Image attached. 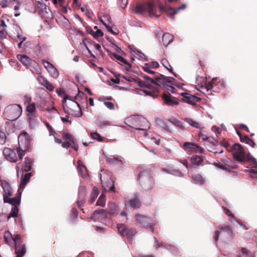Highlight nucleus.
Returning a JSON list of instances; mask_svg holds the SVG:
<instances>
[{"instance_id": "obj_7", "label": "nucleus", "mask_w": 257, "mask_h": 257, "mask_svg": "<svg viewBox=\"0 0 257 257\" xmlns=\"http://www.w3.org/2000/svg\"><path fill=\"white\" fill-rule=\"evenodd\" d=\"M225 87V83L223 80H219L216 78H213L211 81L208 82L206 85L207 91L212 90L215 92H218L223 89Z\"/></svg>"}, {"instance_id": "obj_27", "label": "nucleus", "mask_w": 257, "mask_h": 257, "mask_svg": "<svg viewBox=\"0 0 257 257\" xmlns=\"http://www.w3.org/2000/svg\"><path fill=\"white\" fill-rule=\"evenodd\" d=\"M117 228L121 236H125L126 232L128 231L130 227L124 224L119 223L117 224Z\"/></svg>"}, {"instance_id": "obj_51", "label": "nucleus", "mask_w": 257, "mask_h": 257, "mask_svg": "<svg viewBox=\"0 0 257 257\" xmlns=\"http://www.w3.org/2000/svg\"><path fill=\"white\" fill-rule=\"evenodd\" d=\"M195 147V144L191 142H185L182 146V148L184 150L188 149H194Z\"/></svg>"}, {"instance_id": "obj_30", "label": "nucleus", "mask_w": 257, "mask_h": 257, "mask_svg": "<svg viewBox=\"0 0 257 257\" xmlns=\"http://www.w3.org/2000/svg\"><path fill=\"white\" fill-rule=\"evenodd\" d=\"M99 191L98 189L96 187H94L91 193L89 202L91 204L93 203L97 197Z\"/></svg>"}, {"instance_id": "obj_1", "label": "nucleus", "mask_w": 257, "mask_h": 257, "mask_svg": "<svg viewBox=\"0 0 257 257\" xmlns=\"http://www.w3.org/2000/svg\"><path fill=\"white\" fill-rule=\"evenodd\" d=\"M143 78L145 79V81H139V84L141 87L144 88L143 91L146 95L153 98L157 97L161 85L164 86L167 90L171 91L172 93H176V89L172 86L174 84L175 80L172 77L160 74L154 78L146 75H144Z\"/></svg>"}, {"instance_id": "obj_21", "label": "nucleus", "mask_w": 257, "mask_h": 257, "mask_svg": "<svg viewBox=\"0 0 257 257\" xmlns=\"http://www.w3.org/2000/svg\"><path fill=\"white\" fill-rule=\"evenodd\" d=\"M1 186L3 188L4 192V195L10 197L12 195L13 191L9 183L5 180H1Z\"/></svg>"}, {"instance_id": "obj_22", "label": "nucleus", "mask_w": 257, "mask_h": 257, "mask_svg": "<svg viewBox=\"0 0 257 257\" xmlns=\"http://www.w3.org/2000/svg\"><path fill=\"white\" fill-rule=\"evenodd\" d=\"M27 68L34 74L40 75L42 72L41 67L34 60L30 63Z\"/></svg>"}, {"instance_id": "obj_11", "label": "nucleus", "mask_w": 257, "mask_h": 257, "mask_svg": "<svg viewBox=\"0 0 257 257\" xmlns=\"http://www.w3.org/2000/svg\"><path fill=\"white\" fill-rule=\"evenodd\" d=\"M14 241L15 244V253L16 257H23L26 253V247L24 244H22V239L20 234H17L15 236Z\"/></svg>"}, {"instance_id": "obj_38", "label": "nucleus", "mask_w": 257, "mask_h": 257, "mask_svg": "<svg viewBox=\"0 0 257 257\" xmlns=\"http://www.w3.org/2000/svg\"><path fill=\"white\" fill-rule=\"evenodd\" d=\"M113 56L116 60L120 61L124 64H127L128 66V68H126V70L128 71L130 70V69L131 68V65L130 63H127V61L124 58L115 53H113Z\"/></svg>"}, {"instance_id": "obj_55", "label": "nucleus", "mask_w": 257, "mask_h": 257, "mask_svg": "<svg viewBox=\"0 0 257 257\" xmlns=\"http://www.w3.org/2000/svg\"><path fill=\"white\" fill-rule=\"evenodd\" d=\"M145 64L148 65V66L151 68H157L159 67V64L156 61L150 62Z\"/></svg>"}, {"instance_id": "obj_32", "label": "nucleus", "mask_w": 257, "mask_h": 257, "mask_svg": "<svg viewBox=\"0 0 257 257\" xmlns=\"http://www.w3.org/2000/svg\"><path fill=\"white\" fill-rule=\"evenodd\" d=\"M192 180L197 184L202 185L205 182V180L200 174H194L192 176Z\"/></svg>"}, {"instance_id": "obj_2", "label": "nucleus", "mask_w": 257, "mask_h": 257, "mask_svg": "<svg viewBox=\"0 0 257 257\" xmlns=\"http://www.w3.org/2000/svg\"><path fill=\"white\" fill-rule=\"evenodd\" d=\"M64 111L68 114L74 117H80L82 111L80 104L76 101L72 96H67L62 100Z\"/></svg>"}, {"instance_id": "obj_45", "label": "nucleus", "mask_w": 257, "mask_h": 257, "mask_svg": "<svg viewBox=\"0 0 257 257\" xmlns=\"http://www.w3.org/2000/svg\"><path fill=\"white\" fill-rule=\"evenodd\" d=\"M137 230L134 228H130L128 231L126 232L125 237L128 239H132L133 237L136 234Z\"/></svg>"}, {"instance_id": "obj_15", "label": "nucleus", "mask_w": 257, "mask_h": 257, "mask_svg": "<svg viewBox=\"0 0 257 257\" xmlns=\"http://www.w3.org/2000/svg\"><path fill=\"white\" fill-rule=\"evenodd\" d=\"M135 218L136 221L139 223L141 224L142 226L146 228L150 227L152 230L153 231L154 228L150 223V219L147 216L140 214H136L135 215Z\"/></svg>"}, {"instance_id": "obj_20", "label": "nucleus", "mask_w": 257, "mask_h": 257, "mask_svg": "<svg viewBox=\"0 0 257 257\" xmlns=\"http://www.w3.org/2000/svg\"><path fill=\"white\" fill-rule=\"evenodd\" d=\"M186 6L185 4H183L181 6L175 9L170 7H166L165 9V11L168 15H169L173 20L175 19L174 15L178 13V11L184 10L186 8Z\"/></svg>"}, {"instance_id": "obj_35", "label": "nucleus", "mask_w": 257, "mask_h": 257, "mask_svg": "<svg viewBox=\"0 0 257 257\" xmlns=\"http://www.w3.org/2000/svg\"><path fill=\"white\" fill-rule=\"evenodd\" d=\"M19 208L18 206L15 205V206H12L11 211L8 216V219H9L11 217H16L18 215L19 213Z\"/></svg>"}, {"instance_id": "obj_60", "label": "nucleus", "mask_w": 257, "mask_h": 257, "mask_svg": "<svg viewBox=\"0 0 257 257\" xmlns=\"http://www.w3.org/2000/svg\"><path fill=\"white\" fill-rule=\"evenodd\" d=\"M245 138H246L245 143L249 145V146H250L252 147H254V146L255 145V144L253 142V141L251 139H250L247 136H245Z\"/></svg>"}, {"instance_id": "obj_43", "label": "nucleus", "mask_w": 257, "mask_h": 257, "mask_svg": "<svg viewBox=\"0 0 257 257\" xmlns=\"http://www.w3.org/2000/svg\"><path fill=\"white\" fill-rule=\"evenodd\" d=\"M26 110L28 111V112L31 114V115H33V114H34L36 110L35 103H32L28 105L27 106Z\"/></svg>"}, {"instance_id": "obj_58", "label": "nucleus", "mask_w": 257, "mask_h": 257, "mask_svg": "<svg viewBox=\"0 0 257 257\" xmlns=\"http://www.w3.org/2000/svg\"><path fill=\"white\" fill-rule=\"evenodd\" d=\"M103 36V33L100 29H97L96 32H94L93 37L95 39L101 37Z\"/></svg>"}, {"instance_id": "obj_3", "label": "nucleus", "mask_w": 257, "mask_h": 257, "mask_svg": "<svg viewBox=\"0 0 257 257\" xmlns=\"http://www.w3.org/2000/svg\"><path fill=\"white\" fill-rule=\"evenodd\" d=\"M138 180L142 187L146 190L152 189L155 184L154 174L152 170L138 167Z\"/></svg>"}, {"instance_id": "obj_37", "label": "nucleus", "mask_w": 257, "mask_h": 257, "mask_svg": "<svg viewBox=\"0 0 257 257\" xmlns=\"http://www.w3.org/2000/svg\"><path fill=\"white\" fill-rule=\"evenodd\" d=\"M190 160L192 164L196 165L197 166L199 165L203 162L202 157L197 155L192 156Z\"/></svg>"}, {"instance_id": "obj_6", "label": "nucleus", "mask_w": 257, "mask_h": 257, "mask_svg": "<svg viewBox=\"0 0 257 257\" xmlns=\"http://www.w3.org/2000/svg\"><path fill=\"white\" fill-rule=\"evenodd\" d=\"M19 148L20 151L25 153L29 149L31 143V138L26 132L21 134L18 137Z\"/></svg>"}, {"instance_id": "obj_44", "label": "nucleus", "mask_w": 257, "mask_h": 257, "mask_svg": "<svg viewBox=\"0 0 257 257\" xmlns=\"http://www.w3.org/2000/svg\"><path fill=\"white\" fill-rule=\"evenodd\" d=\"M32 176V173H26L23 178L20 186H22V185H25L29 181V180Z\"/></svg>"}, {"instance_id": "obj_48", "label": "nucleus", "mask_w": 257, "mask_h": 257, "mask_svg": "<svg viewBox=\"0 0 257 257\" xmlns=\"http://www.w3.org/2000/svg\"><path fill=\"white\" fill-rule=\"evenodd\" d=\"M50 75L54 78H57L59 76V72L57 69L53 66L48 70Z\"/></svg>"}, {"instance_id": "obj_61", "label": "nucleus", "mask_w": 257, "mask_h": 257, "mask_svg": "<svg viewBox=\"0 0 257 257\" xmlns=\"http://www.w3.org/2000/svg\"><path fill=\"white\" fill-rule=\"evenodd\" d=\"M196 153H199L200 154H203L204 151V149L202 148V147H200L199 146L195 144V147H194V149H193Z\"/></svg>"}, {"instance_id": "obj_47", "label": "nucleus", "mask_w": 257, "mask_h": 257, "mask_svg": "<svg viewBox=\"0 0 257 257\" xmlns=\"http://www.w3.org/2000/svg\"><path fill=\"white\" fill-rule=\"evenodd\" d=\"M105 204V195L102 194L99 197L97 202L96 205L104 207Z\"/></svg>"}, {"instance_id": "obj_64", "label": "nucleus", "mask_w": 257, "mask_h": 257, "mask_svg": "<svg viewBox=\"0 0 257 257\" xmlns=\"http://www.w3.org/2000/svg\"><path fill=\"white\" fill-rule=\"evenodd\" d=\"M46 125L49 131L50 136H52L53 135V134L56 133L53 128L51 126V125L49 123L46 122Z\"/></svg>"}, {"instance_id": "obj_24", "label": "nucleus", "mask_w": 257, "mask_h": 257, "mask_svg": "<svg viewBox=\"0 0 257 257\" xmlns=\"http://www.w3.org/2000/svg\"><path fill=\"white\" fill-rule=\"evenodd\" d=\"M127 203L134 208H139L141 206V202L138 196H135L133 199L130 200Z\"/></svg>"}, {"instance_id": "obj_8", "label": "nucleus", "mask_w": 257, "mask_h": 257, "mask_svg": "<svg viewBox=\"0 0 257 257\" xmlns=\"http://www.w3.org/2000/svg\"><path fill=\"white\" fill-rule=\"evenodd\" d=\"M21 3L19 0H0V6L2 8H13L15 13L14 16L18 17L20 15V13L18 12L20 9Z\"/></svg>"}, {"instance_id": "obj_26", "label": "nucleus", "mask_w": 257, "mask_h": 257, "mask_svg": "<svg viewBox=\"0 0 257 257\" xmlns=\"http://www.w3.org/2000/svg\"><path fill=\"white\" fill-rule=\"evenodd\" d=\"M157 125L160 127L162 128L164 131L168 132H171L168 125L167 124L166 121L162 118H158L156 120Z\"/></svg>"}, {"instance_id": "obj_23", "label": "nucleus", "mask_w": 257, "mask_h": 257, "mask_svg": "<svg viewBox=\"0 0 257 257\" xmlns=\"http://www.w3.org/2000/svg\"><path fill=\"white\" fill-rule=\"evenodd\" d=\"M34 161L32 158L26 157L22 166V170L28 172L31 170Z\"/></svg>"}, {"instance_id": "obj_18", "label": "nucleus", "mask_w": 257, "mask_h": 257, "mask_svg": "<svg viewBox=\"0 0 257 257\" xmlns=\"http://www.w3.org/2000/svg\"><path fill=\"white\" fill-rule=\"evenodd\" d=\"M107 213L103 209L95 210L91 218L94 220L102 221L107 218Z\"/></svg>"}, {"instance_id": "obj_49", "label": "nucleus", "mask_w": 257, "mask_h": 257, "mask_svg": "<svg viewBox=\"0 0 257 257\" xmlns=\"http://www.w3.org/2000/svg\"><path fill=\"white\" fill-rule=\"evenodd\" d=\"M169 121L175 125L178 126L179 127L181 128L182 130H184V127L181 121H180V120H178L174 118H172L169 120Z\"/></svg>"}, {"instance_id": "obj_9", "label": "nucleus", "mask_w": 257, "mask_h": 257, "mask_svg": "<svg viewBox=\"0 0 257 257\" xmlns=\"http://www.w3.org/2000/svg\"><path fill=\"white\" fill-rule=\"evenodd\" d=\"M62 137L65 142H63L62 147L65 149L71 147L75 151L78 150L79 147L75 143L74 138L70 134L67 133H62Z\"/></svg>"}, {"instance_id": "obj_57", "label": "nucleus", "mask_w": 257, "mask_h": 257, "mask_svg": "<svg viewBox=\"0 0 257 257\" xmlns=\"http://www.w3.org/2000/svg\"><path fill=\"white\" fill-rule=\"evenodd\" d=\"M37 80L39 83L42 86L45 84V83L47 81V80L44 76L41 75L38 76L37 78Z\"/></svg>"}, {"instance_id": "obj_16", "label": "nucleus", "mask_w": 257, "mask_h": 257, "mask_svg": "<svg viewBox=\"0 0 257 257\" xmlns=\"http://www.w3.org/2000/svg\"><path fill=\"white\" fill-rule=\"evenodd\" d=\"M182 96V101L188 104L195 105L197 102H199L201 99L195 95L190 94L188 93H181Z\"/></svg>"}, {"instance_id": "obj_12", "label": "nucleus", "mask_w": 257, "mask_h": 257, "mask_svg": "<svg viewBox=\"0 0 257 257\" xmlns=\"http://www.w3.org/2000/svg\"><path fill=\"white\" fill-rule=\"evenodd\" d=\"M7 34L13 39L18 41L21 40L22 36V31L17 24L11 25L8 29Z\"/></svg>"}, {"instance_id": "obj_52", "label": "nucleus", "mask_w": 257, "mask_h": 257, "mask_svg": "<svg viewBox=\"0 0 257 257\" xmlns=\"http://www.w3.org/2000/svg\"><path fill=\"white\" fill-rule=\"evenodd\" d=\"M155 239V247L156 249H158L161 247H164L165 248L168 247V245L166 243H164L163 242H159L156 237H154Z\"/></svg>"}, {"instance_id": "obj_5", "label": "nucleus", "mask_w": 257, "mask_h": 257, "mask_svg": "<svg viewBox=\"0 0 257 257\" xmlns=\"http://www.w3.org/2000/svg\"><path fill=\"white\" fill-rule=\"evenodd\" d=\"M3 154L7 161L13 163L16 162L18 160H22L25 156V154L18 148L12 149L10 148H5L3 150Z\"/></svg>"}, {"instance_id": "obj_14", "label": "nucleus", "mask_w": 257, "mask_h": 257, "mask_svg": "<svg viewBox=\"0 0 257 257\" xmlns=\"http://www.w3.org/2000/svg\"><path fill=\"white\" fill-rule=\"evenodd\" d=\"M78 191V198L77 201V206L78 208L82 210L83 209H81V207L85 202V198L87 194L86 188L84 186H80Z\"/></svg>"}, {"instance_id": "obj_19", "label": "nucleus", "mask_w": 257, "mask_h": 257, "mask_svg": "<svg viewBox=\"0 0 257 257\" xmlns=\"http://www.w3.org/2000/svg\"><path fill=\"white\" fill-rule=\"evenodd\" d=\"M162 98L164 101V103L169 106H174L179 104V102L176 98L173 97L170 94L164 93L162 95Z\"/></svg>"}, {"instance_id": "obj_4", "label": "nucleus", "mask_w": 257, "mask_h": 257, "mask_svg": "<svg viewBox=\"0 0 257 257\" xmlns=\"http://www.w3.org/2000/svg\"><path fill=\"white\" fill-rule=\"evenodd\" d=\"M22 108L19 104H12L7 106L4 112V117L10 121H14L21 115Z\"/></svg>"}, {"instance_id": "obj_40", "label": "nucleus", "mask_w": 257, "mask_h": 257, "mask_svg": "<svg viewBox=\"0 0 257 257\" xmlns=\"http://www.w3.org/2000/svg\"><path fill=\"white\" fill-rule=\"evenodd\" d=\"M185 120L193 127L197 128H201V124L197 121H196L192 119L187 118L185 119Z\"/></svg>"}, {"instance_id": "obj_50", "label": "nucleus", "mask_w": 257, "mask_h": 257, "mask_svg": "<svg viewBox=\"0 0 257 257\" xmlns=\"http://www.w3.org/2000/svg\"><path fill=\"white\" fill-rule=\"evenodd\" d=\"M15 237H13L12 234L9 231H6L4 234V239L6 242L9 243L11 239L14 240Z\"/></svg>"}, {"instance_id": "obj_34", "label": "nucleus", "mask_w": 257, "mask_h": 257, "mask_svg": "<svg viewBox=\"0 0 257 257\" xmlns=\"http://www.w3.org/2000/svg\"><path fill=\"white\" fill-rule=\"evenodd\" d=\"M95 124L98 127L103 128L104 126L109 125V122L108 120L103 119L101 118H98L96 120Z\"/></svg>"}, {"instance_id": "obj_36", "label": "nucleus", "mask_w": 257, "mask_h": 257, "mask_svg": "<svg viewBox=\"0 0 257 257\" xmlns=\"http://www.w3.org/2000/svg\"><path fill=\"white\" fill-rule=\"evenodd\" d=\"M145 11L150 13V15H154L155 6L152 3L145 4Z\"/></svg>"}, {"instance_id": "obj_31", "label": "nucleus", "mask_w": 257, "mask_h": 257, "mask_svg": "<svg viewBox=\"0 0 257 257\" xmlns=\"http://www.w3.org/2000/svg\"><path fill=\"white\" fill-rule=\"evenodd\" d=\"M117 206L113 202H109L108 204V213L110 214H115L117 213Z\"/></svg>"}, {"instance_id": "obj_63", "label": "nucleus", "mask_w": 257, "mask_h": 257, "mask_svg": "<svg viewBox=\"0 0 257 257\" xmlns=\"http://www.w3.org/2000/svg\"><path fill=\"white\" fill-rule=\"evenodd\" d=\"M42 62H43V64L45 67V68L47 70H48L49 69H50L51 67H52L53 66V65L51 64L50 62H49L48 61H47L45 60H43L42 61Z\"/></svg>"}, {"instance_id": "obj_59", "label": "nucleus", "mask_w": 257, "mask_h": 257, "mask_svg": "<svg viewBox=\"0 0 257 257\" xmlns=\"http://www.w3.org/2000/svg\"><path fill=\"white\" fill-rule=\"evenodd\" d=\"M151 68L148 66V65L144 64V65L143 66V69L144 71L148 72L150 74H154L156 72L154 71H152L151 70Z\"/></svg>"}, {"instance_id": "obj_54", "label": "nucleus", "mask_w": 257, "mask_h": 257, "mask_svg": "<svg viewBox=\"0 0 257 257\" xmlns=\"http://www.w3.org/2000/svg\"><path fill=\"white\" fill-rule=\"evenodd\" d=\"M48 90L50 91H53L54 90V86H53V84L50 82L48 80L43 85Z\"/></svg>"}, {"instance_id": "obj_33", "label": "nucleus", "mask_w": 257, "mask_h": 257, "mask_svg": "<svg viewBox=\"0 0 257 257\" xmlns=\"http://www.w3.org/2000/svg\"><path fill=\"white\" fill-rule=\"evenodd\" d=\"M161 64L167 69L171 73H172L175 77H177V74L173 71L172 68L170 64H169L168 60L164 58L162 59L161 60Z\"/></svg>"}, {"instance_id": "obj_28", "label": "nucleus", "mask_w": 257, "mask_h": 257, "mask_svg": "<svg viewBox=\"0 0 257 257\" xmlns=\"http://www.w3.org/2000/svg\"><path fill=\"white\" fill-rule=\"evenodd\" d=\"M173 39V36L170 33H166L162 37V42L164 46H167Z\"/></svg>"}, {"instance_id": "obj_56", "label": "nucleus", "mask_w": 257, "mask_h": 257, "mask_svg": "<svg viewBox=\"0 0 257 257\" xmlns=\"http://www.w3.org/2000/svg\"><path fill=\"white\" fill-rule=\"evenodd\" d=\"M241 253L246 257H252L251 252L246 248L242 247L241 249Z\"/></svg>"}, {"instance_id": "obj_41", "label": "nucleus", "mask_w": 257, "mask_h": 257, "mask_svg": "<svg viewBox=\"0 0 257 257\" xmlns=\"http://www.w3.org/2000/svg\"><path fill=\"white\" fill-rule=\"evenodd\" d=\"M7 137L2 126L0 125V144L4 145L6 141Z\"/></svg>"}, {"instance_id": "obj_17", "label": "nucleus", "mask_w": 257, "mask_h": 257, "mask_svg": "<svg viewBox=\"0 0 257 257\" xmlns=\"http://www.w3.org/2000/svg\"><path fill=\"white\" fill-rule=\"evenodd\" d=\"M21 193L19 192L16 197L10 198L6 195H4V203H8L15 206H19L21 202Z\"/></svg>"}, {"instance_id": "obj_29", "label": "nucleus", "mask_w": 257, "mask_h": 257, "mask_svg": "<svg viewBox=\"0 0 257 257\" xmlns=\"http://www.w3.org/2000/svg\"><path fill=\"white\" fill-rule=\"evenodd\" d=\"M218 230L221 231H224L226 232L228 235L230 236H231L232 235L233 232L231 229V227L230 225H226V224H223L219 226V229Z\"/></svg>"}, {"instance_id": "obj_25", "label": "nucleus", "mask_w": 257, "mask_h": 257, "mask_svg": "<svg viewBox=\"0 0 257 257\" xmlns=\"http://www.w3.org/2000/svg\"><path fill=\"white\" fill-rule=\"evenodd\" d=\"M18 59L27 68L30 63L33 62V60L31 59L28 56L25 55H19L18 56Z\"/></svg>"}, {"instance_id": "obj_10", "label": "nucleus", "mask_w": 257, "mask_h": 257, "mask_svg": "<svg viewBox=\"0 0 257 257\" xmlns=\"http://www.w3.org/2000/svg\"><path fill=\"white\" fill-rule=\"evenodd\" d=\"M231 151L232 153L234 158L239 161L243 162L245 159V153L241 145L239 144H235L231 147Z\"/></svg>"}, {"instance_id": "obj_13", "label": "nucleus", "mask_w": 257, "mask_h": 257, "mask_svg": "<svg viewBox=\"0 0 257 257\" xmlns=\"http://www.w3.org/2000/svg\"><path fill=\"white\" fill-rule=\"evenodd\" d=\"M222 163L219 162L216 164V167L227 172H230L231 169L237 168V165L232 160L226 158L221 160Z\"/></svg>"}, {"instance_id": "obj_42", "label": "nucleus", "mask_w": 257, "mask_h": 257, "mask_svg": "<svg viewBox=\"0 0 257 257\" xmlns=\"http://www.w3.org/2000/svg\"><path fill=\"white\" fill-rule=\"evenodd\" d=\"M78 98H81L82 99V100L83 101L82 103L84 102L87 104V96L85 95V94L83 92L79 91L77 95L76 96H75L74 97H73V99H78Z\"/></svg>"}, {"instance_id": "obj_53", "label": "nucleus", "mask_w": 257, "mask_h": 257, "mask_svg": "<svg viewBox=\"0 0 257 257\" xmlns=\"http://www.w3.org/2000/svg\"><path fill=\"white\" fill-rule=\"evenodd\" d=\"M90 136L92 139L99 142H101L103 140V138L97 133H91Z\"/></svg>"}, {"instance_id": "obj_62", "label": "nucleus", "mask_w": 257, "mask_h": 257, "mask_svg": "<svg viewBox=\"0 0 257 257\" xmlns=\"http://www.w3.org/2000/svg\"><path fill=\"white\" fill-rule=\"evenodd\" d=\"M131 49L135 53L136 55L139 56L141 58L144 59L146 57L144 53H142L139 50H137L135 49H134V50H133L132 48H131Z\"/></svg>"}, {"instance_id": "obj_46", "label": "nucleus", "mask_w": 257, "mask_h": 257, "mask_svg": "<svg viewBox=\"0 0 257 257\" xmlns=\"http://www.w3.org/2000/svg\"><path fill=\"white\" fill-rule=\"evenodd\" d=\"M146 12L145 4L138 5L136 7L135 12L137 14H143Z\"/></svg>"}, {"instance_id": "obj_39", "label": "nucleus", "mask_w": 257, "mask_h": 257, "mask_svg": "<svg viewBox=\"0 0 257 257\" xmlns=\"http://www.w3.org/2000/svg\"><path fill=\"white\" fill-rule=\"evenodd\" d=\"M105 187L106 188H105L104 189L106 191H108L109 192L115 191V186L114 182L111 179L107 182Z\"/></svg>"}]
</instances>
